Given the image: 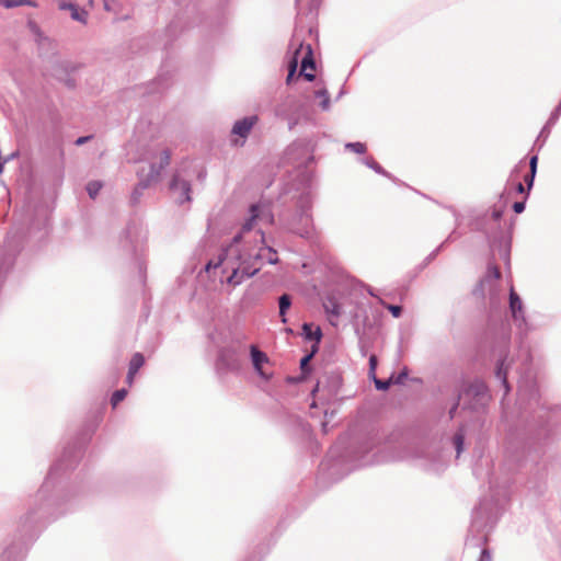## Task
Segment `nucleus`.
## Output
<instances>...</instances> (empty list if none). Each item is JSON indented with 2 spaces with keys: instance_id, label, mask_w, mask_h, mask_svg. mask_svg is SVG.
<instances>
[{
  "instance_id": "obj_1",
  "label": "nucleus",
  "mask_w": 561,
  "mask_h": 561,
  "mask_svg": "<svg viewBox=\"0 0 561 561\" xmlns=\"http://www.w3.org/2000/svg\"><path fill=\"white\" fill-rule=\"evenodd\" d=\"M240 264L233 267V272L228 277V284L237 286L245 278L256 274L261 270V260L265 259L268 263L275 264L278 261L276 252L271 248H261L255 254L244 252L240 255Z\"/></svg>"
},
{
  "instance_id": "obj_2",
  "label": "nucleus",
  "mask_w": 561,
  "mask_h": 561,
  "mask_svg": "<svg viewBox=\"0 0 561 561\" xmlns=\"http://www.w3.org/2000/svg\"><path fill=\"white\" fill-rule=\"evenodd\" d=\"M299 60L301 64L300 75L308 81H312L314 79V60L311 45L299 43L289 64V73L287 76L288 83L296 72Z\"/></svg>"
},
{
  "instance_id": "obj_3",
  "label": "nucleus",
  "mask_w": 561,
  "mask_h": 561,
  "mask_svg": "<svg viewBox=\"0 0 561 561\" xmlns=\"http://www.w3.org/2000/svg\"><path fill=\"white\" fill-rule=\"evenodd\" d=\"M251 358L255 371L264 379H268L271 375L264 369V365L268 364V357L266 354L257 350L256 346L252 345Z\"/></svg>"
},
{
  "instance_id": "obj_4",
  "label": "nucleus",
  "mask_w": 561,
  "mask_h": 561,
  "mask_svg": "<svg viewBox=\"0 0 561 561\" xmlns=\"http://www.w3.org/2000/svg\"><path fill=\"white\" fill-rule=\"evenodd\" d=\"M218 365L226 368L233 369L239 366V354L234 347H225L220 351L218 357Z\"/></svg>"
},
{
  "instance_id": "obj_5",
  "label": "nucleus",
  "mask_w": 561,
  "mask_h": 561,
  "mask_svg": "<svg viewBox=\"0 0 561 561\" xmlns=\"http://www.w3.org/2000/svg\"><path fill=\"white\" fill-rule=\"evenodd\" d=\"M256 123V115L248 116L240 121H237L232 127V135H237L242 139H245Z\"/></svg>"
},
{
  "instance_id": "obj_6",
  "label": "nucleus",
  "mask_w": 561,
  "mask_h": 561,
  "mask_svg": "<svg viewBox=\"0 0 561 561\" xmlns=\"http://www.w3.org/2000/svg\"><path fill=\"white\" fill-rule=\"evenodd\" d=\"M171 190L173 191H180L179 199L180 202H186L190 201V184L184 181L180 180L179 178L174 176L172 183H171Z\"/></svg>"
},
{
  "instance_id": "obj_7",
  "label": "nucleus",
  "mask_w": 561,
  "mask_h": 561,
  "mask_svg": "<svg viewBox=\"0 0 561 561\" xmlns=\"http://www.w3.org/2000/svg\"><path fill=\"white\" fill-rule=\"evenodd\" d=\"M323 308L325 312L330 316V321L332 322V319H337L341 314V308L340 304L333 296H327L323 300Z\"/></svg>"
},
{
  "instance_id": "obj_8",
  "label": "nucleus",
  "mask_w": 561,
  "mask_h": 561,
  "mask_svg": "<svg viewBox=\"0 0 561 561\" xmlns=\"http://www.w3.org/2000/svg\"><path fill=\"white\" fill-rule=\"evenodd\" d=\"M510 308L515 318L519 317L523 311L522 300L514 289H511L510 293Z\"/></svg>"
},
{
  "instance_id": "obj_9",
  "label": "nucleus",
  "mask_w": 561,
  "mask_h": 561,
  "mask_svg": "<svg viewBox=\"0 0 561 561\" xmlns=\"http://www.w3.org/2000/svg\"><path fill=\"white\" fill-rule=\"evenodd\" d=\"M278 304H279V316L282 318V322L283 323H286V312L287 310L290 308L291 306V299H290V296L287 295V294H284L279 297V300H278Z\"/></svg>"
},
{
  "instance_id": "obj_10",
  "label": "nucleus",
  "mask_w": 561,
  "mask_h": 561,
  "mask_svg": "<svg viewBox=\"0 0 561 561\" xmlns=\"http://www.w3.org/2000/svg\"><path fill=\"white\" fill-rule=\"evenodd\" d=\"M144 364H145V357L142 356V354L136 353L133 355V357L130 359L128 370L137 374Z\"/></svg>"
},
{
  "instance_id": "obj_11",
  "label": "nucleus",
  "mask_w": 561,
  "mask_h": 561,
  "mask_svg": "<svg viewBox=\"0 0 561 561\" xmlns=\"http://www.w3.org/2000/svg\"><path fill=\"white\" fill-rule=\"evenodd\" d=\"M61 9H69L71 11V16L72 19L77 20V21H81V22H84L85 21V16H87V12L84 11H81L79 12L78 8L73 4H68V5H61L60 7Z\"/></svg>"
},
{
  "instance_id": "obj_12",
  "label": "nucleus",
  "mask_w": 561,
  "mask_h": 561,
  "mask_svg": "<svg viewBox=\"0 0 561 561\" xmlns=\"http://www.w3.org/2000/svg\"><path fill=\"white\" fill-rule=\"evenodd\" d=\"M345 148L358 154H363L367 150L366 145L363 142H348L345 145Z\"/></svg>"
},
{
  "instance_id": "obj_13",
  "label": "nucleus",
  "mask_w": 561,
  "mask_h": 561,
  "mask_svg": "<svg viewBox=\"0 0 561 561\" xmlns=\"http://www.w3.org/2000/svg\"><path fill=\"white\" fill-rule=\"evenodd\" d=\"M102 188L101 182L92 181L88 184L87 191L91 198H95L100 190Z\"/></svg>"
},
{
  "instance_id": "obj_14",
  "label": "nucleus",
  "mask_w": 561,
  "mask_h": 561,
  "mask_svg": "<svg viewBox=\"0 0 561 561\" xmlns=\"http://www.w3.org/2000/svg\"><path fill=\"white\" fill-rule=\"evenodd\" d=\"M127 396V391L125 389L116 390L111 399L112 405L115 408L119 402H122Z\"/></svg>"
},
{
  "instance_id": "obj_15",
  "label": "nucleus",
  "mask_w": 561,
  "mask_h": 561,
  "mask_svg": "<svg viewBox=\"0 0 561 561\" xmlns=\"http://www.w3.org/2000/svg\"><path fill=\"white\" fill-rule=\"evenodd\" d=\"M537 163H538V157L537 156H533L530 158V161H529V167H530V183H528V190L531 188L533 186V183H534V179H535V174H536V171H537Z\"/></svg>"
},
{
  "instance_id": "obj_16",
  "label": "nucleus",
  "mask_w": 561,
  "mask_h": 561,
  "mask_svg": "<svg viewBox=\"0 0 561 561\" xmlns=\"http://www.w3.org/2000/svg\"><path fill=\"white\" fill-rule=\"evenodd\" d=\"M463 439H465V436H463V433L462 432H458L455 434L454 436V445L456 447V450H457V456L460 455V453L462 451V448H463Z\"/></svg>"
},
{
  "instance_id": "obj_17",
  "label": "nucleus",
  "mask_w": 561,
  "mask_h": 561,
  "mask_svg": "<svg viewBox=\"0 0 561 561\" xmlns=\"http://www.w3.org/2000/svg\"><path fill=\"white\" fill-rule=\"evenodd\" d=\"M0 4L5 8H14L24 4H31L30 0H0Z\"/></svg>"
},
{
  "instance_id": "obj_18",
  "label": "nucleus",
  "mask_w": 561,
  "mask_h": 561,
  "mask_svg": "<svg viewBox=\"0 0 561 561\" xmlns=\"http://www.w3.org/2000/svg\"><path fill=\"white\" fill-rule=\"evenodd\" d=\"M317 96L318 98H321V107L323 110H328L329 108V105H330V98L328 95V92L325 90H320L317 92Z\"/></svg>"
},
{
  "instance_id": "obj_19",
  "label": "nucleus",
  "mask_w": 561,
  "mask_h": 561,
  "mask_svg": "<svg viewBox=\"0 0 561 561\" xmlns=\"http://www.w3.org/2000/svg\"><path fill=\"white\" fill-rule=\"evenodd\" d=\"M380 304L387 308L394 318H399L401 316V312H402V309L400 306H394V305H388L386 304L383 300H380Z\"/></svg>"
},
{
  "instance_id": "obj_20",
  "label": "nucleus",
  "mask_w": 561,
  "mask_h": 561,
  "mask_svg": "<svg viewBox=\"0 0 561 561\" xmlns=\"http://www.w3.org/2000/svg\"><path fill=\"white\" fill-rule=\"evenodd\" d=\"M302 329H304V331H305V333H306L308 339H313L314 337L316 340H320L321 332H320L319 329H317L314 334L311 331V324L305 323Z\"/></svg>"
},
{
  "instance_id": "obj_21",
  "label": "nucleus",
  "mask_w": 561,
  "mask_h": 561,
  "mask_svg": "<svg viewBox=\"0 0 561 561\" xmlns=\"http://www.w3.org/2000/svg\"><path fill=\"white\" fill-rule=\"evenodd\" d=\"M251 219L243 226L244 230H251L252 229V221L259 217V207L253 205L251 207Z\"/></svg>"
},
{
  "instance_id": "obj_22",
  "label": "nucleus",
  "mask_w": 561,
  "mask_h": 561,
  "mask_svg": "<svg viewBox=\"0 0 561 561\" xmlns=\"http://www.w3.org/2000/svg\"><path fill=\"white\" fill-rule=\"evenodd\" d=\"M392 382H393L392 377L387 381H381V380L375 379L376 388L379 390H387L389 388L390 383H392Z\"/></svg>"
},
{
  "instance_id": "obj_23",
  "label": "nucleus",
  "mask_w": 561,
  "mask_h": 561,
  "mask_svg": "<svg viewBox=\"0 0 561 561\" xmlns=\"http://www.w3.org/2000/svg\"><path fill=\"white\" fill-rule=\"evenodd\" d=\"M525 209V203L524 202H516L514 203L513 205V210L516 213V214H520L523 213Z\"/></svg>"
},
{
  "instance_id": "obj_24",
  "label": "nucleus",
  "mask_w": 561,
  "mask_h": 561,
  "mask_svg": "<svg viewBox=\"0 0 561 561\" xmlns=\"http://www.w3.org/2000/svg\"><path fill=\"white\" fill-rule=\"evenodd\" d=\"M170 162V154L168 151H163L162 152V157H161V165L160 168L162 169L163 167L168 165Z\"/></svg>"
},
{
  "instance_id": "obj_25",
  "label": "nucleus",
  "mask_w": 561,
  "mask_h": 561,
  "mask_svg": "<svg viewBox=\"0 0 561 561\" xmlns=\"http://www.w3.org/2000/svg\"><path fill=\"white\" fill-rule=\"evenodd\" d=\"M367 164L370 168H373L374 170H376L377 172L383 173L382 168L374 159H370L369 161H367Z\"/></svg>"
},
{
  "instance_id": "obj_26",
  "label": "nucleus",
  "mask_w": 561,
  "mask_h": 561,
  "mask_svg": "<svg viewBox=\"0 0 561 561\" xmlns=\"http://www.w3.org/2000/svg\"><path fill=\"white\" fill-rule=\"evenodd\" d=\"M311 357H312V354L307 355V356L301 358V360H300V368H301V370L306 369V367H307L309 360L311 359Z\"/></svg>"
},
{
  "instance_id": "obj_27",
  "label": "nucleus",
  "mask_w": 561,
  "mask_h": 561,
  "mask_svg": "<svg viewBox=\"0 0 561 561\" xmlns=\"http://www.w3.org/2000/svg\"><path fill=\"white\" fill-rule=\"evenodd\" d=\"M496 374H497V376H499L500 378H502V379H503V382L506 385V373H505V371H503V363H502V364H501V366L497 368V373H496Z\"/></svg>"
},
{
  "instance_id": "obj_28",
  "label": "nucleus",
  "mask_w": 561,
  "mask_h": 561,
  "mask_svg": "<svg viewBox=\"0 0 561 561\" xmlns=\"http://www.w3.org/2000/svg\"><path fill=\"white\" fill-rule=\"evenodd\" d=\"M91 137L90 136H85V137H80L76 140V145L77 146H81L83 145L84 142H87Z\"/></svg>"
},
{
  "instance_id": "obj_29",
  "label": "nucleus",
  "mask_w": 561,
  "mask_h": 561,
  "mask_svg": "<svg viewBox=\"0 0 561 561\" xmlns=\"http://www.w3.org/2000/svg\"><path fill=\"white\" fill-rule=\"evenodd\" d=\"M135 376H136V373H133V371L128 370V374H127V382H128V385L133 383Z\"/></svg>"
},
{
  "instance_id": "obj_30",
  "label": "nucleus",
  "mask_w": 561,
  "mask_h": 561,
  "mask_svg": "<svg viewBox=\"0 0 561 561\" xmlns=\"http://www.w3.org/2000/svg\"><path fill=\"white\" fill-rule=\"evenodd\" d=\"M236 252H237V250H236L234 245H233V244H231V245L228 248V255H231V254H233V253H236Z\"/></svg>"
},
{
  "instance_id": "obj_31",
  "label": "nucleus",
  "mask_w": 561,
  "mask_h": 561,
  "mask_svg": "<svg viewBox=\"0 0 561 561\" xmlns=\"http://www.w3.org/2000/svg\"><path fill=\"white\" fill-rule=\"evenodd\" d=\"M516 190H517L518 193H524L525 192L524 185L522 183L517 184Z\"/></svg>"
},
{
  "instance_id": "obj_32",
  "label": "nucleus",
  "mask_w": 561,
  "mask_h": 561,
  "mask_svg": "<svg viewBox=\"0 0 561 561\" xmlns=\"http://www.w3.org/2000/svg\"><path fill=\"white\" fill-rule=\"evenodd\" d=\"M242 254H243V253H241V255H242ZM239 257H240V254L238 255L237 260H238L239 262H241V260H240ZM239 264H240V263H238L237 265H234L233 263H231V268L233 270V267H237ZM227 265H230V262H227Z\"/></svg>"
},
{
  "instance_id": "obj_33",
  "label": "nucleus",
  "mask_w": 561,
  "mask_h": 561,
  "mask_svg": "<svg viewBox=\"0 0 561 561\" xmlns=\"http://www.w3.org/2000/svg\"><path fill=\"white\" fill-rule=\"evenodd\" d=\"M369 363H370L371 368H374L375 365H376V357L371 356L370 359H369Z\"/></svg>"
},
{
  "instance_id": "obj_34",
  "label": "nucleus",
  "mask_w": 561,
  "mask_h": 561,
  "mask_svg": "<svg viewBox=\"0 0 561 561\" xmlns=\"http://www.w3.org/2000/svg\"><path fill=\"white\" fill-rule=\"evenodd\" d=\"M525 182L528 184L530 183V173L528 175L525 176Z\"/></svg>"
},
{
  "instance_id": "obj_35",
  "label": "nucleus",
  "mask_w": 561,
  "mask_h": 561,
  "mask_svg": "<svg viewBox=\"0 0 561 561\" xmlns=\"http://www.w3.org/2000/svg\"><path fill=\"white\" fill-rule=\"evenodd\" d=\"M404 376H405L404 374L400 375V376L397 378V380H396L394 382H397V383H398V382H400V381H401V379H402Z\"/></svg>"
},
{
  "instance_id": "obj_36",
  "label": "nucleus",
  "mask_w": 561,
  "mask_h": 561,
  "mask_svg": "<svg viewBox=\"0 0 561 561\" xmlns=\"http://www.w3.org/2000/svg\"><path fill=\"white\" fill-rule=\"evenodd\" d=\"M485 557H488V558H489V553H488V551H486V550H483V551H482V558H485Z\"/></svg>"
},
{
  "instance_id": "obj_37",
  "label": "nucleus",
  "mask_w": 561,
  "mask_h": 561,
  "mask_svg": "<svg viewBox=\"0 0 561 561\" xmlns=\"http://www.w3.org/2000/svg\"><path fill=\"white\" fill-rule=\"evenodd\" d=\"M3 168H4V164L2 162H0V173H2Z\"/></svg>"
}]
</instances>
